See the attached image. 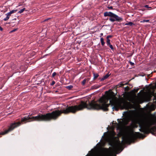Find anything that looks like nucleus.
Wrapping results in <instances>:
<instances>
[{"mask_svg": "<svg viewBox=\"0 0 156 156\" xmlns=\"http://www.w3.org/2000/svg\"><path fill=\"white\" fill-rule=\"evenodd\" d=\"M100 104H98L94 101L92 100L91 102L87 101L86 102L82 101L78 105L67 106L65 108L61 109V110H55L51 113L45 114H40V121H50L52 120H55L62 113L68 114L69 113H75L77 111L82 110L85 108L88 109L99 110L101 109L104 111H108L109 104H107V102L105 99L101 98L99 100Z\"/></svg>", "mask_w": 156, "mask_h": 156, "instance_id": "nucleus-1", "label": "nucleus"}, {"mask_svg": "<svg viewBox=\"0 0 156 156\" xmlns=\"http://www.w3.org/2000/svg\"><path fill=\"white\" fill-rule=\"evenodd\" d=\"M156 123V119L149 116H147L141 119L139 122V126L140 128V131L144 133L147 131L154 134L156 132V126L151 127L152 125H155Z\"/></svg>", "mask_w": 156, "mask_h": 156, "instance_id": "nucleus-2", "label": "nucleus"}, {"mask_svg": "<svg viewBox=\"0 0 156 156\" xmlns=\"http://www.w3.org/2000/svg\"><path fill=\"white\" fill-rule=\"evenodd\" d=\"M104 16H109V20L112 22L115 21L121 22L123 20V18L111 12H106L104 13Z\"/></svg>", "mask_w": 156, "mask_h": 156, "instance_id": "nucleus-3", "label": "nucleus"}, {"mask_svg": "<svg viewBox=\"0 0 156 156\" xmlns=\"http://www.w3.org/2000/svg\"><path fill=\"white\" fill-rule=\"evenodd\" d=\"M106 99L107 101L110 100V102L112 105H113L112 109L115 111H118L119 108L121 106V104L119 101H114L113 97L111 94H108L107 95Z\"/></svg>", "mask_w": 156, "mask_h": 156, "instance_id": "nucleus-4", "label": "nucleus"}, {"mask_svg": "<svg viewBox=\"0 0 156 156\" xmlns=\"http://www.w3.org/2000/svg\"><path fill=\"white\" fill-rule=\"evenodd\" d=\"M113 148L114 150L116 151H119L120 150L122 151L123 149L122 143L119 140L115 143Z\"/></svg>", "mask_w": 156, "mask_h": 156, "instance_id": "nucleus-5", "label": "nucleus"}, {"mask_svg": "<svg viewBox=\"0 0 156 156\" xmlns=\"http://www.w3.org/2000/svg\"><path fill=\"white\" fill-rule=\"evenodd\" d=\"M110 74H109V73L107 74L105 76H104L102 78L100 79V80L101 81H103L104 80H105L107 79L108 77L110 76Z\"/></svg>", "mask_w": 156, "mask_h": 156, "instance_id": "nucleus-6", "label": "nucleus"}, {"mask_svg": "<svg viewBox=\"0 0 156 156\" xmlns=\"http://www.w3.org/2000/svg\"><path fill=\"white\" fill-rule=\"evenodd\" d=\"M4 84V81L2 78H0V89L2 88Z\"/></svg>", "mask_w": 156, "mask_h": 156, "instance_id": "nucleus-7", "label": "nucleus"}, {"mask_svg": "<svg viewBox=\"0 0 156 156\" xmlns=\"http://www.w3.org/2000/svg\"><path fill=\"white\" fill-rule=\"evenodd\" d=\"M100 41L101 45L102 46H104L105 44V42L104 41V39L102 37L101 38Z\"/></svg>", "mask_w": 156, "mask_h": 156, "instance_id": "nucleus-8", "label": "nucleus"}, {"mask_svg": "<svg viewBox=\"0 0 156 156\" xmlns=\"http://www.w3.org/2000/svg\"><path fill=\"white\" fill-rule=\"evenodd\" d=\"M93 75H94V80H95L96 78H97L99 76V75L98 73H93Z\"/></svg>", "mask_w": 156, "mask_h": 156, "instance_id": "nucleus-9", "label": "nucleus"}, {"mask_svg": "<svg viewBox=\"0 0 156 156\" xmlns=\"http://www.w3.org/2000/svg\"><path fill=\"white\" fill-rule=\"evenodd\" d=\"M125 25H129L130 26H132L133 25H134V24L132 22H130L128 23H126L125 24Z\"/></svg>", "mask_w": 156, "mask_h": 156, "instance_id": "nucleus-10", "label": "nucleus"}, {"mask_svg": "<svg viewBox=\"0 0 156 156\" xmlns=\"http://www.w3.org/2000/svg\"><path fill=\"white\" fill-rule=\"evenodd\" d=\"M100 87V86L99 85H94L92 86V88L93 89H96L99 88Z\"/></svg>", "mask_w": 156, "mask_h": 156, "instance_id": "nucleus-11", "label": "nucleus"}, {"mask_svg": "<svg viewBox=\"0 0 156 156\" xmlns=\"http://www.w3.org/2000/svg\"><path fill=\"white\" fill-rule=\"evenodd\" d=\"M136 137V135L135 134H132L131 136L129 137L130 139H135Z\"/></svg>", "mask_w": 156, "mask_h": 156, "instance_id": "nucleus-12", "label": "nucleus"}, {"mask_svg": "<svg viewBox=\"0 0 156 156\" xmlns=\"http://www.w3.org/2000/svg\"><path fill=\"white\" fill-rule=\"evenodd\" d=\"M87 80V81L89 80V79H85L83 80L82 81V84L83 85H85Z\"/></svg>", "mask_w": 156, "mask_h": 156, "instance_id": "nucleus-13", "label": "nucleus"}, {"mask_svg": "<svg viewBox=\"0 0 156 156\" xmlns=\"http://www.w3.org/2000/svg\"><path fill=\"white\" fill-rule=\"evenodd\" d=\"M17 10H13L11 11H10L9 12V14L11 15V14L16 12L17 11Z\"/></svg>", "mask_w": 156, "mask_h": 156, "instance_id": "nucleus-14", "label": "nucleus"}, {"mask_svg": "<svg viewBox=\"0 0 156 156\" xmlns=\"http://www.w3.org/2000/svg\"><path fill=\"white\" fill-rule=\"evenodd\" d=\"M73 86L71 85H70L67 86H66V88L68 89L69 90H70L72 88H73Z\"/></svg>", "mask_w": 156, "mask_h": 156, "instance_id": "nucleus-15", "label": "nucleus"}, {"mask_svg": "<svg viewBox=\"0 0 156 156\" xmlns=\"http://www.w3.org/2000/svg\"><path fill=\"white\" fill-rule=\"evenodd\" d=\"M25 8H24L22 9H21L19 11L18 13H21L23 12V11L25 10Z\"/></svg>", "mask_w": 156, "mask_h": 156, "instance_id": "nucleus-16", "label": "nucleus"}, {"mask_svg": "<svg viewBox=\"0 0 156 156\" xmlns=\"http://www.w3.org/2000/svg\"><path fill=\"white\" fill-rule=\"evenodd\" d=\"M106 43L107 45L109 44H110V40L109 39L106 38Z\"/></svg>", "mask_w": 156, "mask_h": 156, "instance_id": "nucleus-17", "label": "nucleus"}, {"mask_svg": "<svg viewBox=\"0 0 156 156\" xmlns=\"http://www.w3.org/2000/svg\"><path fill=\"white\" fill-rule=\"evenodd\" d=\"M127 84V83L123 84V82H120L119 83L120 86L119 87H122V86H123L124 85H126Z\"/></svg>", "mask_w": 156, "mask_h": 156, "instance_id": "nucleus-18", "label": "nucleus"}, {"mask_svg": "<svg viewBox=\"0 0 156 156\" xmlns=\"http://www.w3.org/2000/svg\"><path fill=\"white\" fill-rule=\"evenodd\" d=\"M108 46H109L110 48L112 50H113L114 48L112 45L111 44V43L107 45Z\"/></svg>", "mask_w": 156, "mask_h": 156, "instance_id": "nucleus-19", "label": "nucleus"}, {"mask_svg": "<svg viewBox=\"0 0 156 156\" xmlns=\"http://www.w3.org/2000/svg\"><path fill=\"white\" fill-rule=\"evenodd\" d=\"M112 37H113V36L112 35H108L107 36L106 38L109 39L110 38H111Z\"/></svg>", "mask_w": 156, "mask_h": 156, "instance_id": "nucleus-20", "label": "nucleus"}, {"mask_svg": "<svg viewBox=\"0 0 156 156\" xmlns=\"http://www.w3.org/2000/svg\"><path fill=\"white\" fill-rule=\"evenodd\" d=\"M6 17L9 19L11 15L9 14V12H8L6 14Z\"/></svg>", "mask_w": 156, "mask_h": 156, "instance_id": "nucleus-21", "label": "nucleus"}, {"mask_svg": "<svg viewBox=\"0 0 156 156\" xmlns=\"http://www.w3.org/2000/svg\"><path fill=\"white\" fill-rule=\"evenodd\" d=\"M139 90V88H137V89H134V93H137L138 92V90Z\"/></svg>", "mask_w": 156, "mask_h": 156, "instance_id": "nucleus-22", "label": "nucleus"}, {"mask_svg": "<svg viewBox=\"0 0 156 156\" xmlns=\"http://www.w3.org/2000/svg\"><path fill=\"white\" fill-rule=\"evenodd\" d=\"M56 75V72H54L52 74V77H54Z\"/></svg>", "mask_w": 156, "mask_h": 156, "instance_id": "nucleus-23", "label": "nucleus"}, {"mask_svg": "<svg viewBox=\"0 0 156 156\" xmlns=\"http://www.w3.org/2000/svg\"><path fill=\"white\" fill-rule=\"evenodd\" d=\"M55 82L54 81H52V83L50 85L51 86H53L55 84Z\"/></svg>", "mask_w": 156, "mask_h": 156, "instance_id": "nucleus-24", "label": "nucleus"}, {"mask_svg": "<svg viewBox=\"0 0 156 156\" xmlns=\"http://www.w3.org/2000/svg\"><path fill=\"white\" fill-rule=\"evenodd\" d=\"M9 19V18H8V17H6L5 18H4L3 19V20H4L5 21H6L8 20Z\"/></svg>", "mask_w": 156, "mask_h": 156, "instance_id": "nucleus-25", "label": "nucleus"}, {"mask_svg": "<svg viewBox=\"0 0 156 156\" xmlns=\"http://www.w3.org/2000/svg\"><path fill=\"white\" fill-rule=\"evenodd\" d=\"M144 7H146L147 8H151V7H149L148 5H144Z\"/></svg>", "mask_w": 156, "mask_h": 156, "instance_id": "nucleus-26", "label": "nucleus"}, {"mask_svg": "<svg viewBox=\"0 0 156 156\" xmlns=\"http://www.w3.org/2000/svg\"><path fill=\"white\" fill-rule=\"evenodd\" d=\"M130 65L132 66H133L134 65V63H133V62H130Z\"/></svg>", "mask_w": 156, "mask_h": 156, "instance_id": "nucleus-27", "label": "nucleus"}, {"mask_svg": "<svg viewBox=\"0 0 156 156\" xmlns=\"http://www.w3.org/2000/svg\"><path fill=\"white\" fill-rule=\"evenodd\" d=\"M112 154V152H110V153L107 154L106 156H110Z\"/></svg>", "mask_w": 156, "mask_h": 156, "instance_id": "nucleus-28", "label": "nucleus"}, {"mask_svg": "<svg viewBox=\"0 0 156 156\" xmlns=\"http://www.w3.org/2000/svg\"><path fill=\"white\" fill-rule=\"evenodd\" d=\"M50 19V18H48V19H46L45 20H44V22H46V21H47L48 20H49Z\"/></svg>", "mask_w": 156, "mask_h": 156, "instance_id": "nucleus-29", "label": "nucleus"}, {"mask_svg": "<svg viewBox=\"0 0 156 156\" xmlns=\"http://www.w3.org/2000/svg\"><path fill=\"white\" fill-rule=\"evenodd\" d=\"M108 8L109 9H112L113 8V7L112 6H111L110 7H108Z\"/></svg>", "mask_w": 156, "mask_h": 156, "instance_id": "nucleus-30", "label": "nucleus"}, {"mask_svg": "<svg viewBox=\"0 0 156 156\" xmlns=\"http://www.w3.org/2000/svg\"><path fill=\"white\" fill-rule=\"evenodd\" d=\"M144 22H148L149 21V20H144Z\"/></svg>", "mask_w": 156, "mask_h": 156, "instance_id": "nucleus-31", "label": "nucleus"}, {"mask_svg": "<svg viewBox=\"0 0 156 156\" xmlns=\"http://www.w3.org/2000/svg\"><path fill=\"white\" fill-rule=\"evenodd\" d=\"M3 30V28L1 27L0 26V30L1 31H2Z\"/></svg>", "mask_w": 156, "mask_h": 156, "instance_id": "nucleus-32", "label": "nucleus"}, {"mask_svg": "<svg viewBox=\"0 0 156 156\" xmlns=\"http://www.w3.org/2000/svg\"><path fill=\"white\" fill-rule=\"evenodd\" d=\"M119 123H120V124H121L122 123V122L121 121H119Z\"/></svg>", "mask_w": 156, "mask_h": 156, "instance_id": "nucleus-33", "label": "nucleus"}, {"mask_svg": "<svg viewBox=\"0 0 156 156\" xmlns=\"http://www.w3.org/2000/svg\"><path fill=\"white\" fill-rule=\"evenodd\" d=\"M16 29H15V30H12V32H14V31H16Z\"/></svg>", "mask_w": 156, "mask_h": 156, "instance_id": "nucleus-34", "label": "nucleus"}, {"mask_svg": "<svg viewBox=\"0 0 156 156\" xmlns=\"http://www.w3.org/2000/svg\"><path fill=\"white\" fill-rule=\"evenodd\" d=\"M103 33H101V34H100V35H101V36L103 35Z\"/></svg>", "mask_w": 156, "mask_h": 156, "instance_id": "nucleus-35", "label": "nucleus"}, {"mask_svg": "<svg viewBox=\"0 0 156 156\" xmlns=\"http://www.w3.org/2000/svg\"><path fill=\"white\" fill-rule=\"evenodd\" d=\"M154 91H153V92H152V94H154Z\"/></svg>", "mask_w": 156, "mask_h": 156, "instance_id": "nucleus-36", "label": "nucleus"}, {"mask_svg": "<svg viewBox=\"0 0 156 156\" xmlns=\"http://www.w3.org/2000/svg\"><path fill=\"white\" fill-rule=\"evenodd\" d=\"M140 92H141V91H140L139 93H138V94H139L140 93Z\"/></svg>", "mask_w": 156, "mask_h": 156, "instance_id": "nucleus-37", "label": "nucleus"}, {"mask_svg": "<svg viewBox=\"0 0 156 156\" xmlns=\"http://www.w3.org/2000/svg\"><path fill=\"white\" fill-rule=\"evenodd\" d=\"M10 23H8V24H10Z\"/></svg>", "mask_w": 156, "mask_h": 156, "instance_id": "nucleus-38", "label": "nucleus"}, {"mask_svg": "<svg viewBox=\"0 0 156 156\" xmlns=\"http://www.w3.org/2000/svg\"><path fill=\"white\" fill-rule=\"evenodd\" d=\"M155 86H156V84H155Z\"/></svg>", "mask_w": 156, "mask_h": 156, "instance_id": "nucleus-39", "label": "nucleus"}]
</instances>
